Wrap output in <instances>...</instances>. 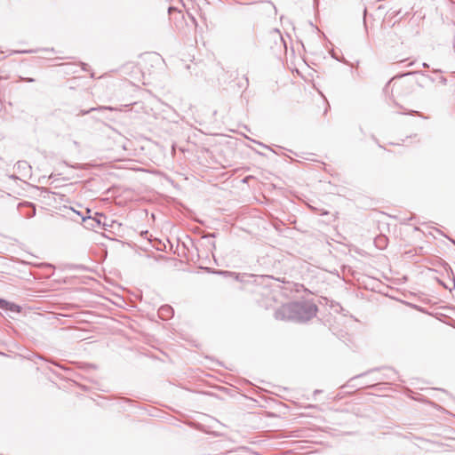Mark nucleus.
Wrapping results in <instances>:
<instances>
[{
  "mask_svg": "<svg viewBox=\"0 0 455 455\" xmlns=\"http://www.w3.org/2000/svg\"><path fill=\"white\" fill-rule=\"evenodd\" d=\"M317 312L315 304L309 301L287 303L275 312L277 320L306 322L313 318Z\"/></svg>",
  "mask_w": 455,
  "mask_h": 455,
  "instance_id": "1",
  "label": "nucleus"
},
{
  "mask_svg": "<svg viewBox=\"0 0 455 455\" xmlns=\"http://www.w3.org/2000/svg\"><path fill=\"white\" fill-rule=\"evenodd\" d=\"M0 308L9 311V312L17 313V314L20 313V311H21L20 306L13 303V302L5 300L4 299H1V298H0Z\"/></svg>",
  "mask_w": 455,
  "mask_h": 455,
  "instance_id": "2",
  "label": "nucleus"
},
{
  "mask_svg": "<svg viewBox=\"0 0 455 455\" xmlns=\"http://www.w3.org/2000/svg\"><path fill=\"white\" fill-rule=\"evenodd\" d=\"M158 315L163 320H167L172 316L173 309L169 305L162 306L158 310Z\"/></svg>",
  "mask_w": 455,
  "mask_h": 455,
  "instance_id": "3",
  "label": "nucleus"
},
{
  "mask_svg": "<svg viewBox=\"0 0 455 455\" xmlns=\"http://www.w3.org/2000/svg\"><path fill=\"white\" fill-rule=\"evenodd\" d=\"M16 167H17L18 170H22L25 172H28L30 170V168H31L30 165L28 164V163L26 162V161H19V162H17Z\"/></svg>",
  "mask_w": 455,
  "mask_h": 455,
  "instance_id": "4",
  "label": "nucleus"
},
{
  "mask_svg": "<svg viewBox=\"0 0 455 455\" xmlns=\"http://www.w3.org/2000/svg\"><path fill=\"white\" fill-rule=\"evenodd\" d=\"M375 243L379 248H384L387 244V237L386 236H379L375 240Z\"/></svg>",
  "mask_w": 455,
  "mask_h": 455,
  "instance_id": "5",
  "label": "nucleus"
},
{
  "mask_svg": "<svg viewBox=\"0 0 455 455\" xmlns=\"http://www.w3.org/2000/svg\"><path fill=\"white\" fill-rule=\"evenodd\" d=\"M103 109L114 110V108H113L112 107H99V108H90L89 110L83 111V112H82V115H86V114H88L89 112H92V111H100V110H103Z\"/></svg>",
  "mask_w": 455,
  "mask_h": 455,
  "instance_id": "6",
  "label": "nucleus"
},
{
  "mask_svg": "<svg viewBox=\"0 0 455 455\" xmlns=\"http://www.w3.org/2000/svg\"><path fill=\"white\" fill-rule=\"evenodd\" d=\"M28 206L31 208V212L26 215L27 218H32L36 215V208L32 204H29Z\"/></svg>",
  "mask_w": 455,
  "mask_h": 455,
  "instance_id": "7",
  "label": "nucleus"
},
{
  "mask_svg": "<svg viewBox=\"0 0 455 455\" xmlns=\"http://www.w3.org/2000/svg\"><path fill=\"white\" fill-rule=\"evenodd\" d=\"M218 274L224 275H230V276L235 275V277H237L235 273L228 272V271H219Z\"/></svg>",
  "mask_w": 455,
  "mask_h": 455,
  "instance_id": "8",
  "label": "nucleus"
},
{
  "mask_svg": "<svg viewBox=\"0 0 455 455\" xmlns=\"http://www.w3.org/2000/svg\"><path fill=\"white\" fill-rule=\"evenodd\" d=\"M363 375V374H361V375H358V376H356V377H355V378H352V379H350V381H353V380H355V379H358V378L362 377Z\"/></svg>",
  "mask_w": 455,
  "mask_h": 455,
  "instance_id": "9",
  "label": "nucleus"
},
{
  "mask_svg": "<svg viewBox=\"0 0 455 455\" xmlns=\"http://www.w3.org/2000/svg\"><path fill=\"white\" fill-rule=\"evenodd\" d=\"M422 67H423V68H427V67H428V65H427V63H425V62H424V63H422Z\"/></svg>",
  "mask_w": 455,
  "mask_h": 455,
  "instance_id": "10",
  "label": "nucleus"
},
{
  "mask_svg": "<svg viewBox=\"0 0 455 455\" xmlns=\"http://www.w3.org/2000/svg\"><path fill=\"white\" fill-rule=\"evenodd\" d=\"M28 82H33V81H34V79L29 78V79H28Z\"/></svg>",
  "mask_w": 455,
  "mask_h": 455,
  "instance_id": "11",
  "label": "nucleus"
}]
</instances>
